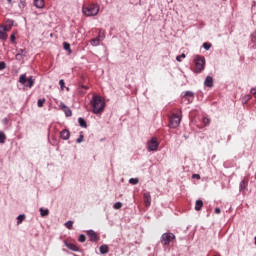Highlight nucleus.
Listing matches in <instances>:
<instances>
[{
  "instance_id": "obj_4",
  "label": "nucleus",
  "mask_w": 256,
  "mask_h": 256,
  "mask_svg": "<svg viewBox=\"0 0 256 256\" xmlns=\"http://www.w3.org/2000/svg\"><path fill=\"white\" fill-rule=\"evenodd\" d=\"M19 83H21V85H23L24 87H29V89H31V87L35 85V81H33V77H30L27 79V75L25 74H22L19 77Z\"/></svg>"
},
{
  "instance_id": "obj_42",
  "label": "nucleus",
  "mask_w": 256,
  "mask_h": 256,
  "mask_svg": "<svg viewBox=\"0 0 256 256\" xmlns=\"http://www.w3.org/2000/svg\"><path fill=\"white\" fill-rule=\"evenodd\" d=\"M215 213L217 214V215H219V213H221V208H215Z\"/></svg>"
},
{
  "instance_id": "obj_13",
  "label": "nucleus",
  "mask_w": 256,
  "mask_h": 256,
  "mask_svg": "<svg viewBox=\"0 0 256 256\" xmlns=\"http://www.w3.org/2000/svg\"><path fill=\"white\" fill-rule=\"evenodd\" d=\"M248 181L247 180H242L239 184V191L240 193L245 192V189H247V185H248Z\"/></svg>"
},
{
  "instance_id": "obj_2",
  "label": "nucleus",
  "mask_w": 256,
  "mask_h": 256,
  "mask_svg": "<svg viewBox=\"0 0 256 256\" xmlns=\"http://www.w3.org/2000/svg\"><path fill=\"white\" fill-rule=\"evenodd\" d=\"M82 12L86 17H95L99 14V5L89 4L82 7Z\"/></svg>"
},
{
  "instance_id": "obj_31",
  "label": "nucleus",
  "mask_w": 256,
  "mask_h": 256,
  "mask_svg": "<svg viewBox=\"0 0 256 256\" xmlns=\"http://www.w3.org/2000/svg\"><path fill=\"white\" fill-rule=\"evenodd\" d=\"M78 241H79L80 243H85V241H86L85 235L80 234V235H79V238H78Z\"/></svg>"
},
{
  "instance_id": "obj_10",
  "label": "nucleus",
  "mask_w": 256,
  "mask_h": 256,
  "mask_svg": "<svg viewBox=\"0 0 256 256\" xmlns=\"http://www.w3.org/2000/svg\"><path fill=\"white\" fill-rule=\"evenodd\" d=\"M87 235L90 239V241H92L93 243H95V241H98V237H97V233L93 230H88L87 232Z\"/></svg>"
},
{
  "instance_id": "obj_39",
  "label": "nucleus",
  "mask_w": 256,
  "mask_h": 256,
  "mask_svg": "<svg viewBox=\"0 0 256 256\" xmlns=\"http://www.w3.org/2000/svg\"><path fill=\"white\" fill-rule=\"evenodd\" d=\"M97 39H100V41L105 39V34L99 33Z\"/></svg>"
},
{
  "instance_id": "obj_24",
  "label": "nucleus",
  "mask_w": 256,
  "mask_h": 256,
  "mask_svg": "<svg viewBox=\"0 0 256 256\" xmlns=\"http://www.w3.org/2000/svg\"><path fill=\"white\" fill-rule=\"evenodd\" d=\"M7 139V137L5 136L4 132H0V143L3 145V143H5V140Z\"/></svg>"
},
{
  "instance_id": "obj_35",
  "label": "nucleus",
  "mask_w": 256,
  "mask_h": 256,
  "mask_svg": "<svg viewBox=\"0 0 256 256\" xmlns=\"http://www.w3.org/2000/svg\"><path fill=\"white\" fill-rule=\"evenodd\" d=\"M83 139H84L83 134H80V136L76 140V143H83Z\"/></svg>"
},
{
  "instance_id": "obj_27",
  "label": "nucleus",
  "mask_w": 256,
  "mask_h": 256,
  "mask_svg": "<svg viewBox=\"0 0 256 256\" xmlns=\"http://www.w3.org/2000/svg\"><path fill=\"white\" fill-rule=\"evenodd\" d=\"M23 219H25V215H23V214H20V215L17 217V223H18V225H19L20 223H23Z\"/></svg>"
},
{
  "instance_id": "obj_11",
  "label": "nucleus",
  "mask_w": 256,
  "mask_h": 256,
  "mask_svg": "<svg viewBox=\"0 0 256 256\" xmlns=\"http://www.w3.org/2000/svg\"><path fill=\"white\" fill-rule=\"evenodd\" d=\"M60 137L64 141H67L71 137V132H69L67 129H64L60 132Z\"/></svg>"
},
{
  "instance_id": "obj_22",
  "label": "nucleus",
  "mask_w": 256,
  "mask_h": 256,
  "mask_svg": "<svg viewBox=\"0 0 256 256\" xmlns=\"http://www.w3.org/2000/svg\"><path fill=\"white\" fill-rule=\"evenodd\" d=\"M100 41L101 40L99 38H94L90 41V44L92 45V47H99Z\"/></svg>"
},
{
  "instance_id": "obj_43",
  "label": "nucleus",
  "mask_w": 256,
  "mask_h": 256,
  "mask_svg": "<svg viewBox=\"0 0 256 256\" xmlns=\"http://www.w3.org/2000/svg\"><path fill=\"white\" fill-rule=\"evenodd\" d=\"M10 41H15V34H12L11 36H10Z\"/></svg>"
},
{
  "instance_id": "obj_32",
  "label": "nucleus",
  "mask_w": 256,
  "mask_h": 256,
  "mask_svg": "<svg viewBox=\"0 0 256 256\" xmlns=\"http://www.w3.org/2000/svg\"><path fill=\"white\" fill-rule=\"evenodd\" d=\"M44 103H45V98L39 99L38 102H37V106L38 107H43Z\"/></svg>"
},
{
  "instance_id": "obj_45",
  "label": "nucleus",
  "mask_w": 256,
  "mask_h": 256,
  "mask_svg": "<svg viewBox=\"0 0 256 256\" xmlns=\"http://www.w3.org/2000/svg\"><path fill=\"white\" fill-rule=\"evenodd\" d=\"M193 177H196L197 179H201V176H199V174L193 175Z\"/></svg>"
},
{
  "instance_id": "obj_23",
  "label": "nucleus",
  "mask_w": 256,
  "mask_h": 256,
  "mask_svg": "<svg viewBox=\"0 0 256 256\" xmlns=\"http://www.w3.org/2000/svg\"><path fill=\"white\" fill-rule=\"evenodd\" d=\"M63 49L65 51H68L69 54H71V44L67 43V42H64L63 43Z\"/></svg>"
},
{
  "instance_id": "obj_25",
  "label": "nucleus",
  "mask_w": 256,
  "mask_h": 256,
  "mask_svg": "<svg viewBox=\"0 0 256 256\" xmlns=\"http://www.w3.org/2000/svg\"><path fill=\"white\" fill-rule=\"evenodd\" d=\"M252 97L251 95L247 94L242 98L243 103H247L248 101H251Z\"/></svg>"
},
{
  "instance_id": "obj_47",
  "label": "nucleus",
  "mask_w": 256,
  "mask_h": 256,
  "mask_svg": "<svg viewBox=\"0 0 256 256\" xmlns=\"http://www.w3.org/2000/svg\"><path fill=\"white\" fill-rule=\"evenodd\" d=\"M7 1H8V3H10V4H11V1H12V0H7Z\"/></svg>"
},
{
  "instance_id": "obj_29",
  "label": "nucleus",
  "mask_w": 256,
  "mask_h": 256,
  "mask_svg": "<svg viewBox=\"0 0 256 256\" xmlns=\"http://www.w3.org/2000/svg\"><path fill=\"white\" fill-rule=\"evenodd\" d=\"M203 49H205V51H209V49H211V43H203Z\"/></svg>"
},
{
  "instance_id": "obj_44",
  "label": "nucleus",
  "mask_w": 256,
  "mask_h": 256,
  "mask_svg": "<svg viewBox=\"0 0 256 256\" xmlns=\"http://www.w3.org/2000/svg\"><path fill=\"white\" fill-rule=\"evenodd\" d=\"M3 123H4L5 125H7V123H9V119L4 118V119H3Z\"/></svg>"
},
{
  "instance_id": "obj_21",
  "label": "nucleus",
  "mask_w": 256,
  "mask_h": 256,
  "mask_svg": "<svg viewBox=\"0 0 256 256\" xmlns=\"http://www.w3.org/2000/svg\"><path fill=\"white\" fill-rule=\"evenodd\" d=\"M66 247H68L70 249V251H79V247H77V245H75L73 243L66 244Z\"/></svg>"
},
{
  "instance_id": "obj_40",
  "label": "nucleus",
  "mask_w": 256,
  "mask_h": 256,
  "mask_svg": "<svg viewBox=\"0 0 256 256\" xmlns=\"http://www.w3.org/2000/svg\"><path fill=\"white\" fill-rule=\"evenodd\" d=\"M250 93L256 98V88H251Z\"/></svg>"
},
{
  "instance_id": "obj_14",
  "label": "nucleus",
  "mask_w": 256,
  "mask_h": 256,
  "mask_svg": "<svg viewBox=\"0 0 256 256\" xmlns=\"http://www.w3.org/2000/svg\"><path fill=\"white\" fill-rule=\"evenodd\" d=\"M34 5L37 9H43L45 7V0H34Z\"/></svg>"
},
{
  "instance_id": "obj_6",
  "label": "nucleus",
  "mask_w": 256,
  "mask_h": 256,
  "mask_svg": "<svg viewBox=\"0 0 256 256\" xmlns=\"http://www.w3.org/2000/svg\"><path fill=\"white\" fill-rule=\"evenodd\" d=\"M194 63L196 65L195 73H201V71H203V69H205V58L195 56Z\"/></svg>"
},
{
  "instance_id": "obj_36",
  "label": "nucleus",
  "mask_w": 256,
  "mask_h": 256,
  "mask_svg": "<svg viewBox=\"0 0 256 256\" xmlns=\"http://www.w3.org/2000/svg\"><path fill=\"white\" fill-rule=\"evenodd\" d=\"M59 85H60V87H61L62 90L65 89V80L61 79V80L59 81Z\"/></svg>"
},
{
  "instance_id": "obj_20",
  "label": "nucleus",
  "mask_w": 256,
  "mask_h": 256,
  "mask_svg": "<svg viewBox=\"0 0 256 256\" xmlns=\"http://www.w3.org/2000/svg\"><path fill=\"white\" fill-rule=\"evenodd\" d=\"M40 215L41 217H48L49 216V209L40 208Z\"/></svg>"
},
{
  "instance_id": "obj_38",
  "label": "nucleus",
  "mask_w": 256,
  "mask_h": 256,
  "mask_svg": "<svg viewBox=\"0 0 256 256\" xmlns=\"http://www.w3.org/2000/svg\"><path fill=\"white\" fill-rule=\"evenodd\" d=\"M5 67H7V64H5V62H0V71H3Z\"/></svg>"
},
{
  "instance_id": "obj_46",
  "label": "nucleus",
  "mask_w": 256,
  "mask_h": 256,
  "mask_svg": "<svg viewBox=\"0 0 256 256\" xmlns=\"http://www.w3.org/2000/svg\"><path fill=\"white\" fill-rule=\"evenodd\" d=\"M82 87V89H89V87H87V86H81Z\"/></svg>"
},
{
  "instance_id": "obj_12",
  "label": "nucleus",
  "mask_w": 256,
  "mask_h": 256,
  "mask_svg": "<svg viewBox=\"0 0 256 256\" xmlns=\"http://www.w3.org/2000/svg\"><path fill=\"white\" fill-rule=\"evenodd\" d=\"M143 197L146 207H151V193L145 192Z\"/></svg>"
},
{
  "instance_id": "obj_16",
  "label": "nucleus",
  "mask_w": 256,
  "mask_h": 256,
  "mask_svg": "<svg viewBox=\"0 0 256 256\" xmlns=\"http://www.w3.org/2000/svg\"><path fill=\"white\" fill-rule=\"evenodd\" d=\"M99 251H100L101 255H107V253H109V246L102 245V246H100Z\"/></svg>"
},
{
  "instance_id": "obj_37",
  "label": "nucleus",
  "mask_w": 256,
  "mask_h": 256,
  "mask_svg": "<svg viewBox=\"0 0 256 256\" xmlns=\"http://www.w3.org/2000/svg\"><path fill=\"white\" fill-rule=\"evenodd\" d=\"M203 123H204V125H209V123H211V120H209V118L205 117V118H203Z\"/></svg>"
},
{
  "instance_id": "obj_49",
  "label": "nucleus",
  "mask_w": 256,
  "mask_h": 256,
  "mask_svg": "<svg viewBox=\"0 0 256 256\" xmlns=\"http://www.w3.org/2000/svg\"><path fill=\"white\" fill-rule=\"evenodd\" d=\"M255 245H256V236H255Z\"/></svg>"
},
{
  "instance_id": "obj_15",
  "label": "nucleus",
  "mask_w": 256,
  "mask_h": 256,
  "mask_svg": "<svg viewBox=\"0 0 256 256\" xmlns=\"http://www.w3.org/2000/svg\"><path fill=\"white\" fill-rule=\"evenodd\" d=\"M206 87H213V77L207 76L204 81Z\"/></svg>"
},
{
  "instance_id": "obj_34",
  "label": "nucleus",
  "mask_w": 256,
  "mask_h": 256,
  "mask_svg": "<svg viewBox=\"0 0 256 256\" xmlns=\"http://www.w3.org/2000/svg\"><path fill=\"white\" fill-rule=\"evenodd\" d=\"M181 59H185V54H181L176 57V61H178L179 63H181Z\"/></svg>"
},
{
  "instance_id": "obj_48",
  "label": "nucleus",
  "mask_w": 256,
  "mask_h": 256,
  "mask_svg": "<svg viewBox=\"0 0 256 256\" xmlns=\"http://www.w3.org/2000/svg\"><path fill=\"white\" fill-rule=\"evenodd\" d=\"M66 90L69 91V87H67Z\"/></svg>"
},
{
  "instance_id": "obj_9",
  "label": "nucleus",
  "mask_w": 256,
  "mask_h": 256,
  "mask_svg": "<svg viewBox=\"0 0 256 256\" xmlns=\"http://www.w3.org/2000/svg\"><path fill=\"white\" fill-rule=\"evenodd\" d=\"M27 56V51L25 49H19L16 54L17 61H23Z\"/></svg>"
},
{
  "instance_id": "obj_41",
  "label": "nucleus",
  "mask_w": 256,
  "mask_h": 256,
  "mask_svg": "<svg viewBox=\"0 0 256 256\" xmlns=\"http://www.w3.org/2000/svg\"><path fill=\"white\" fill-rule=\"evenodd\" d=\"M0 27H2L4 29V33H7V31H9V27H7V26H0Z\"/></svg>"
},
{
  "instance_id": "obj_33",
  "label": "nucleus",
  "mask_w": 256,
  "mask_h": 256,
  "mask_svg": "<svg viewBox=\"0 0 256 256\" xmlns=\"http://www.w3.org/2000/svg\"><path fill=\"white\" fill-rule=\"evenodd\" d=\"M114 209H121V207H123V203L121 202H116L114 205H113Z\"/></svg>"
},
{
  "instance_id": "obj_3",
  "label": "nucleus",
  "mask_w": 256,
  "mask_h": 256,
  "mask_svg": "<svg viewBox=\"0 0 256 256\" xmlns=\"http://www.w3.org/2000/svg\"><path fill=\"white\" fill-rule=\"evenodd\" d=\"M171 241H175V234L173 233H164L160 237V243L164 246L167 247L171 243Z\"/></svg>"
},
{
  "instance_id": "obj_19",
  "label": "nucleus",
  "mask_w": 256,
  "mask_h": 256,
  "mask_svg": "<svg viewBox=\"0 0 256 256\" xmlns=\"http://www.w3.org/2000/svg\"><path fill=\"white\" fill-rule=\"evenodd\" d=\"M78 123L80 127H83L84 129H87V122L82 117L78 118Z\"/></svg>"
},
{
  "instance_id": "obj_8",
  "label": "nucleus",
  "mask_w": 256,
  "mask_h": 256,
  "mask_svg": "<svg viewBox=\"0 0 256 256\" xmlns=\"http://www.w3.org/2000/svg\"><path fill=\"white\" fill-rule=\"evenodd\" d=\"M60 108L65 113L66 117H71L73 115V112L71 111V108H69L65 103H60Z\"/></svg>"
},
{
  "instance_id": "obj_7",
  "label": "nucleus",
  "mask_w": 256,
  "mask_h": 256,
  "mask_svg": "<svg viewBox=\"0 0 256 256\" xmlns=\"http://www.w3.org/2000/svg\"><path fill=\"white\" fill-rule=\"evenodd\" d=\"M159 147V142H157V138L153 137L150 141L147 143V149L148 151H157Z\"/></svg>"
},
{
  "instance_id": "obj_30",
  "label": "nucleus",
  "mask_w": 256,
  "mask_h": 256,
  "mask_svg": "<svg viewBox=\"0 0 256 256\" xmlns=\"http://www.w3.org/2000/svg\"><path fill=\"white\" fill-rule=\"evenodd\" d=\"M194 93L193 92H191V91H186L185 93H184V97H186V98H189V97H194Z\"/></svg>"
},
{
  "instance_id": "obj_28",
  "label": "nucleus",
  "mask_w": 256,
  "mask_h": 256,
  "mask_svg": "<svg viewBox=\"0 0 256 256\" xmlns=\"http://www.w3.org/2000/svg\"><path fill=\"white\" fill-rule=\"evenodd\" d=\"M65 227H67V229H73V221L69 220L65 223Z\"/></svg>"
},
{
  "instance_id": "obj_17",
  "label": "nucleus",
  "mask_w": 256,
  "mask_h": 256,
  "mask_svg": "<svg viewBox=\"0 0 256 256\" xmlns=\"http://www.w3.org/2000/svg\"><path fill=\"white\" fill-rule=\"evenodd\" d=\"M0 39L5 41L7 39V34L5 33V28L0 27Z\"/></svg>"
},
{
  "instance_id": "obj_1",
  "label": "nucleus",
  "mask_w": 256,
  "mask_h": 256,
  "mask_svg": "<svg viewBox=\"0 0 256 256\" xmlns=\"http://www.w3.org/2000/svg\"><path fill=\"white\" fill-rule=\"evenodd\" d=\"M91 106L93 109V113L95 115H99V113H102L105 109V100L103 99V97L94 94L92 96Z\"/></svg>"
},
{
  "instance_id": "obj_26",
  "label": "nucleus",
  "mask_w": 256,
  "mask_h": 256,
  "mask_svg": "<svg viewBox=\"0 0 256 256\" xmlns=\"http://www.w3.org/2000/svg\"><path fill=\"white\" fill-rule=\"evenodd\" d=\"M129 183L131 185H137V183H139V178H130Z\"/></svg>"
},
{
  "instance_id": "obj_18",
  "label": "nucleus",
  "mask_w": 256,
  "mask_h": 256,
  "mask_svg": "<svg viewBox=\"0 0 256 256\" xmlns=\"http://www.w3.org/2000/svg\"><path fill=\"white\" fill-rule=\"evenodd\" d=\"M203 208V201L202 200H197L195 204V210L196 211H201Z\"/></svg>"
},
{
  "instance_id": "obj_5",
  "label": "nucleus",
  "mask_w": 256,
  "mask_h": 256,
  "mask_svg": "<svg viewBox=\"0 0 256 256\" xmlns=\"http://www.w3.org/2000/svg\"><path fill=\"white\" fill-rule=\"evenodd\" d=\"M179 125H181V116L175 113L172 114V116L169 119V127H171V129H177Z\"/></svg>"
}]
</instances>
